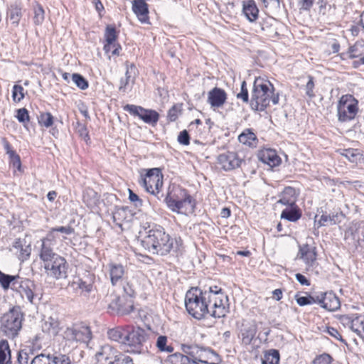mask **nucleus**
Segmentation results:
<instances>
[{
	"label": "nucleus",
	"mask_w": 364,
	"mask_h": 364,
	"mask_svg": "<svg viewBox=\"0 0 364 364\" xmlns=\"http://www.w3.org/2000/svg\"><path fill=\"white\" fill-rule=\"evenodd\" d=\"M185 306L188 313L196 319H201L208 314L222 318L228 312V299L217 286L204 291L192 287L186 294Z\"/></svg>",
	"instance_id": "obj_1"
},
{
	"label": "nucleus",
	"mask_w": 364,
	"mask_h": 364,
	"mask_svg": "<svg viewBox=\"0 0 364 364\" xmlns=\"http://www.w3.org/2000/svg\"><path fill=\"white\" fill-rule=\"evenodd\" d=\"M143 228V232H141L142 234L141 243L149 253L166 255L173 249L176 248L174 245H178L177 240L171 237L163 227L156 224L145 223Z\"/></svg>",
	"instance_id": "obj_2"
},
{
	"label": "nucleus",
	"mask_w": 364,
	"mask_h": 364,
	"mask_svg": "<svg viewBox=\"0 0 364 364\" xmlns=\"http://www.w3.org/2000/svg\"><path fill=\"white\" fill-rule=\"evenodd\" d=\"M273 85L267 80L262 77H257L253 84L251 95L250 107L253 110L264 111L270 104L279 103V94L274 92Z\"/></svg>",
	"instance_id": "obj_3"
},
{
	"label": "nucleus",
	"mask_w": 364,
	"mask_h": 364,
	"mask_svg": "<svg viewBox=\"0 0 364 364\" xmlns=\"http://www.w3.org/2000/svg\"><path fill=\"white\" fill-rule=\"evenodd\" d=\"M53 248L48 245H41L39 257L43 262L46 273L55 279L66 277V260L55 253Z\"/></svg>",
	"instance_id": "obj_4"
},
{
	"label": "nucleus",
	"mask_w": 364,
	"mask_h": 364,
	"mask_svg": "<svg viewBox=\"0 0 364 364\" xmlns=\"http://www.w3.org/2000/svg\"><path fill=\"white\" fill-rule=\"evenodd\" d=\"M167 206L178 213H185L193 211L195 208V200L188 193V191L179 186L173 188L165 198Z\"/></svg>",
	"instance_id": "obj_5"
},
{
	"label": "nucleus",
	"mask_w": 364,
	"mask_h": 364,
	"mask_svg": "<svg viewBox=\"0 0 364 364\" xmlns=\"http://www.w3.org/2000/svg\"><path fill=\"white\" fill-rule=\"evenodd\" d=\"M23 314L19 306L11 308L0 319V333L9 338H16L21 328Z\"/></svg>",
	"instance_id": "obj_6"
},
{
	"label": "nucleus",
	"mask_w": 364,
	"mask_h": 364,
	"mask_svg": "<svg viewBox=\"0 0 364 364\" xmlns=\"http://www.w3.org/2000/svg\"><path fill=\"white\" fill-rule=\"evenodd\" d=\"M164 176L161 170L158 168H151L139 181L145 190L160 199L164 196L161 193L163 188Z\"/></svg>",
	"instance_id": "obj_7"
},
{
	"label": "nucleus",
	"mask_w": 364,
	"mask_h": 364,
	"mask_svg": "<svg viewBox=\"0 0 364 364\" xmlns=\"http://www.w3.org/2000/svg\"><path fill=\"white\" fill-rule=\"evenodd\" d=\"M358 111V101L350 95H343L338 102L337 116L341 122L353 119Z\"/></svg>",
	"instance_id": "obj_8"
},
{
	"label": "nucleus",
	"mask_w": 364,
	"mask_h": 364,
	"mask_svg": "<svg viewBox=\"0 0 364 364\" xmlns=\"http://www.w3.org/2000/svg\"><path fill=\"white\" fill-rule=\"evenodd\" d=\"M147 336L146 331L142 328L128 326L124 344L129 348L127 351L136 354L143 353V343L147 339Z\"/></svg>",
	"instance_id": "obj_9"
},
{
	"label": "nucleus",
	"mask_w": 364,
	"mask_h": 364,
	"mask_svg": "<svg viewBox=\"0 0 364 364\" xmlns=\"http://www.w3.org/2000/svg\"><path fill=\"white\" fill-rule=\"evenodd\" d=\"M90 327L83 323H75L68 326L63 333V338L70 343L87 342L91 338Z\"/></svg>",
	"instance_id": "obj_10"
},
{
	"label": "nucleus",
	"mask_w": 364,
	"mask_h": 364,
	"mask_svg": "<svg viewBox=\"0 0 364 364\" xmlns=\"http://www.w3.org/2000/svg\"><path fill=\"white\" fill-rule=\"evenodd\" d=\"M124 110L130 114L139 117L144 122L152 126H155L159 119V114L156 111L147 109L141 106L126 105Z\"/></svg>",
	"instance_id": "obj_11"
},
{
	"label": "nucleus",
	"mask_w": 364,
	"mask_h": 364,
	"mask_svg": "<svg viewBox=\"0 0 364 364\" xmlns=\"http://www.w3.org/2000/svg\"><path fill=\"white\" fill-rule=\"evenodd\" d=\"M245 161L235 151H226L218 155L217 163L225 171H230L241 166Z\"/></svg>",
	"instance_id": "obj_12"
},
{
	"label": "nucleus",
	"mask_w": 364,
	"mask_h": 364,
	"mask_svg": "<svg viewBox=\"0 0 364 364\" xmlns=\"http://www.w3.org/2000/svg\"><path fill=\"white\" fill-rule=\"evenodd\" d=\"M109 308L117 313L127 315L134 309V299L129 296H114L109 304Z\"/></svg>",
	"instance_id": "obj_13"
},
{
	"label": "nucleus",
	"mask_w": 364,
	"mask_h": 364,
	"mask_svg": "<svg viewBox=\"0 0 364 364\" xmlns=\"http://www.w3.org/2000/svg\"><path fill=\"white\" fill-rule=\"evenodd\" d=\"M34 287L32 281L19 277L18 281L13 284V291L18 293L23 299H26L29 303L33 304Z\"/></svg>",
	"instance_id": "obj_14"
},
{
	"label": "nucleus",
	"mask_w": 364,
	"mask_h": 364,
	"mask_svg": "<svg viewBox=\"0 0 364 364\" xmlns=\"http://www.w3.org/2000/svg\"><path fill=\"white\" fill-rule=\"evenodd\" d=\"M317 304L322 308L330 311H336L341 306L338 297L332 291L325 292L321 295H318Z\"/></svg>",
	"instance_id": "obj_15"
},
{
	"label": "nucleus",
	"mask_w": 364,
	"mask_h": 364,
	"mask_svg": "<svg viewBox=\"0 0 364 364\" xmlns=\"http://www.w3.org/2000/svg\"><path fill=\"white\" fill-rule=\"evenodd\" d=\"M11 250L20 260L23 262L29 258L31 247L30 243L27 242L25 238H18L13 242Z\"/></svg>",
	"instance_id": "obj_16"
},
{
	"label": "nucleus",
	"mask_w": 364,
	"mask_h": 364,
	"mask_svg": "<svg viewBox=\"0 0 364 364\" xmlns=\"http://www.w3.org/2000/svg\"><path fill=\"white\" fill-rule=\"evenodd\" d=\"M257 326L255 321L244 322L242 325L240 336L245 346H249L255 337Z\"/></svg>",
	"instance_id": "obj_17"
},
{
	"label": "nucleus",
	"mask_w": 364,
	"mask_h": 364,
	"mask_svg": "<svg viewBox=\"0 0 364 364\" xmlns=\"http://www.w3.org/2000/svg\"><path fill=\"white\" fill-rule=\"evenodd\" d=\"M55 232L69 235L74 232V228L70 225L52 228L48 232L46 236L41 240V245H48V246L54 247L56 237L55 235Z\"/></svg>",
	"instance_id": "obj_18"
},
{
	"label": "nucleus",
	"mask_w": 364,
	"mask_h": 364,
	"mask_svg": "<svg viewBox=\"0 0 364 364\" xmlns=\"http://www.w3.org/2000/svg\"><path fill=\"white\" fill-rule=\"evenodd\" d=\"M227 100V93L219 87H214L208 93V102L211 107L220 108L223 106Z\"/></svg>",
	"instance_id": "obj_19"
},
{
	"label": "nucleus",
	"mask_w": 364,
	"mask_h": 364,
	"mask_svg": "<svg viewBox=\"0 0 364 364\" xmlns=\"http://www.w3.org/2000/svg\"><path fill=\"white\" fill-rule=\"evenodd\" d=\"M298 256L304 262L307 266V269L314 266L316 260L315 247L309 245L300 246Z\"/></svg>",
	"instance_id": "obj_20"
},
{
	"label": "nucleus",
	"mask_w": 364,
	"mask_h": 364,
	"mask_svg": "<svg viewBox=\"0 0 364 364\" xmlns=\"http://www.w3.org/2000/svg\"><path fill=\"white\" fill-rule=\"evenodd\" d=\"M298 193L296 189L288 186L286 187L279 196V199L277 200V204H281L285 206H291L296 205Z\"/></svg>",
	"instance_id": "obj_21"
},
{
	"label": "nucleus",
	"mask_w": 364,
	"mask_h": 364,
	"mask_svg": "<svg viewBox=\"0 0 364 364\" xmlns=\"http://www.w3.org/2000/svg\"><path fill=\"white\" fill-rule=\"evenodd\" d=\"M182 350L189 360L190 364H200V353L203 349V347L198 346H191L183 344L181 346Z\"/></svg>",
	"instance_id": "obj_22"
},
{
	"label": "nucleus",
	"mask_w": 364,
	"mask_h": 364,
	"mask_svg": "<svg viewBox=\"0 0 364 364\" xmlns=\"http://www.w3.org/2000/svg\"><path fill=\"white\" fill-rule=\"evenodd\" d=\"M108 270L111 283L114 286L122 281L125 273L124 267L121 264L114 262L108 264Z\"/></svg>",
	"instance_id": "obj_23"
},
{
	"label": "nucleus",
	"mask_w": 364,
	"mask_h": 364,
	"mask_svg": "<svg viewBox=\"0 0 364 364\" xmlns=\"http://www.w3.org/2000/svg\"><path fill=\"white\" fill-rule=\"evenodd\" d=\"M259 159L262 162L267 164L271 167H274L280 164L281 159L277 155L275 150L267 149L259 153Z\"/></svg>",
	"instance_id": "obj_24"
},
{
	"label": "nucleus",
	"mask_w": 364,
	"mask_h": 364,
	"mask_svg": "<svg viewBox=\"0 0 364 364\" xmlns=\"http://www.w3.org/2000/svg\"><path fill=\"white\" fill-rule=\"evenodd\" d=\"M132 10L141 22L147 21L149 10L148 5L144 0H134Z\"/></svg>",
	"instance_id": "obj_25"
},
{
	"label": "nucleus",
	"mask_w": 364,
	"mask_h": 364,
	"mask_svg": "<svg viewBox=\"0 0 364 364\" xmlns=\"http://www.w3.org/2000/svg\"><path fill=\"white\" fill-rule=\"evenodd\" d=\"M41 327L44 333L55 336L60 329V321L57 318L49 316L43 320Z\"/></svg>",
	"instance_id": "obj_26"
},
{
	"label": "nucleus",
	"mask_w": 364,
	"mask_h": 364,
	"mask_svg": "<svg viewBox=\"0 0 364 364\" xmlns=\"http://www.w3.org/2000/svg\"><path fill=\"white\" fill-rule=\"evenodd\" d=\"M22 16V5L20 2H14L9 6L7 11L8 18L16 27L18 26Z\"/></svg>",
	"instance_id": "obj_27"
},
{
	"label": "nucleus",
	"mask_w": 364,
	"mask_h": 364,
	"mask_svg": "<svg viewBox=\"0 0 364 364\" xmlns=\"http://www.w3.org/2000/svg\"><path fill=\"white\" fill-rule=\"evenodd\" d=\"M127 330L128 326H117L107 331V336L110 340L124 345Z\"/></svg>",
	"instance_id": "obj_28"
},
{
	"label": "nucleus",
	"mask_w": 364,
	"mask_h": 364,
	"mask_svg": "<svg viewBox=\"0 0 364 364\" xmlns=\"http://www.w3.org/2000/svg\"><path fill=\"white\" fill-rule=\"evenodd\" d=\"M301 217V212L297 205L286 206L281 213V218L296 222Z\"/></svg>",
	"instance_id": "obj_29"
},
{
	"label": "nucleus",
	"mask_w": 364,
	"mask_h": 364,
	"mask_svg": "<svg viewBox=\"0 0 364 364\" xmlns=\"http://www.w3.org/2000/svg\"><path fill=\"white\" fill-rule=\"evenodd\" d=\"M240 143L250 147H255L257 144V138L255 134L250 129H245L238 136Z\"/></svg>",
	"instance_id": "obj_30"
},
{
	"label": "nucleus",
	"mask_w": 364,
	"mask_h": 364,
	"mask_svg": "<svg viewBox=\"0 0 364 364\" xmlns=\"http://www.w3.org/2000/svg\"><path fill=\"white\" fill-rule=\"evenodd\" d=\"M242 12L250 22H253L258 17L259 10L254 1H249L243 4Z\"/></svg>",
	"instance_id": "obj_31"
},
{
	"label": "nucleus",
	"mask_w": 364,
	"mask_h": 364,
	"mask_svg": "<svg viewBox=\"0 0 364 364\" xmlns=\"http://www.w3.org/2000/svg\"><path fill=\"white\" fill-rule=\"evenodd\" d=\"M0 364H11V350L6 340L0 341Z\"/></svg>",
	"instance_id": "obj_32"
},
{
	"label": "nucleus",
	"mask_w": 364,
	"mask_h": 364,
	"mask_svg": "<svg viewBox=\"0 0 364 364\" xmlns=\"http://www.w3.org/2000/svg\"><path fill=\"white\" fill-rule=\"evenodd\" d=\"M129 215V211L127 208L124 207L117 208L112 215L113 221L117 226L122 228V223L127 220Z\"/></svg>",
	"instance_id": "obj_33"
},
{
	"label": "nucleus",
	"mask_w": 364,
	"mask_h": 364,
	"mask_svg": "<svg viewBox=\"0 0 364 364\" xmlns=\"http://www.w3.org/2000/svg\"><path fill=\"white\" fill-rule=\"evenodd\" d=\"M83 201L88 207H93L96 205L99 200V196L97 192L92 188H86L83 192L82 196Z\"/></svg>",
	"instance_id": "obj_34"
},
{
	"label": "nucleus",
	"mask_w": 364,
	"mask_h": 364,
	"mask_svg": "<svg viewBox=\"0 0 364 364\" xmlns=\"http://www.w3.org/2000/svg\"><path fill=\"white\" fill-rule=\"evenodd\" d=\"M71 287L74 290L76 291L77 293L80 292V294L83 292L88 293L92 289V284L90 283H87L85 281H83L80 278H75L71 283Z\"/></svg>",
	"instance_id": "obj_35"
},
{
	"label": "nucleus",
	"mask_w": 364,
	"mask_h": 364,
	"mask_svg": "<svg viewBox=\"0 0 364 364\" xmlns=\"http://www.w3.org/2000/svg\"><path fill=\"white\" fill-rule=\"evenodd\" d=\"M341 155L351 163L355 164L363 159V154L358 149H343L341 152Z\"/></svg>",
	"instance_id": "obj_36"
},
{
	"label": "nucleus",
	"mask_w": 364,
	"mask_h": 364,
	"mask_svg": "<svg viewBox=\"0 0 364 364\" xmlns=\"http://www.w3.org/2000/svg\"><path fill=\"white\" fill-rule=\"evenodd\" d=\"M19 276H12L6 274L0 271V284L2 288L5 290L11 288L13 290V284L17 282L19 279Z\"/></svg>",
	"instance_id": "obj_37"
},
{
	"label": "nucleus",
	"mask_w": 364,
	"mask_h": 364,
	"mask_svg": "<svg viewBox=\"0 0 364 364\" xmlns=\"http://www.w3.org/2000/svg\"><path fill=\"white\" fill-rule=\"evenodd\" d=\"M280 355L279 350L271 349L265 352L262 364H279Z\"/></svg>",
	"instance_id": "obj_38"
},
{
	"label": "nucleus",
	"mask_w": 364,
	"mask_h": 364,
	"mask_svg": "<svg viewBox=\"0 0 364 364\" xmlns=\"http://www.w3.org/2000/svg\"><path fill=\"white\" fill-rule=\"evenodd\" d=\"M350 330L364 340V319L360 316L355 315Z\"/></svg>",
	"instance_id": "obj_39"
},
{
	"label": "nucleus",
	"mask_w": 364,
	"mask_h": 364,
	"mask_svg": "<svg viewBox=\"0 0 364 364\" xmlns=\"http://www.w3.org/2000/svg\"><path fill=\"white\" fill-rule=\"evenodd\" d=\"M113 351L114 349L109 345L102 346L100 350L96 353L97 360L99 362L105 360L108 363L110 361L109 359H111L109 357L110 354L112 353V355H114Z\"/></svg>",
	"instance_id": "obj_40"
},
{
	"label": "nucleus",
	"mask_w": 364,
	"mask_h": 364,
	"mask_svg": "<svg viewBox=\"0 0 364 364\" xmlns=\"http://www.w3.org/2000/svg\"><path fill=\"white\" fill-rule=\"evenodd\" d=\"M273 18H267L262 20L260 23L262 31L265 32L266 35L269 37H274L277 34L276 29L272 26Z\"/></svg>",
	"instance_id": "obj_41"
},
{
	"label": "nucleus",
	"mask_w": 364,
	"mask_h": 364,
	"mask_svg": "<svg viewBox=\"0 0 364 364\" xmlns=\"http://www.w3.org/2000/svg\"><path fill=\"white\" fill-rule=\"evenodd\" d=\"M200 357V363L215 364L213 358L217 357V354L210 348H203Z\"/></svg>",
	"instance_id": "obj_42"
},
{
	"label": "nucleus",
	"mask_w": 364,
	"mask_h": 364,
	"mask_svg": "<svg viewBox=\"0 0 364 364\" xmlns=\"http://www.w3.org/2000/svg\"><path fill=\"white\" fill-rule=\"evenodd\" d=\"M167 362L170 364H190L187 354L175 353L170 355L167 358Z\"/></svg>",
	"instance_id": "obj_43"
},
{
	"label": "nucleus",
	"mask_w": 364,
	"mask_h": 364,
	"mask_svg": "<svg viewBox=\"0 0 364 364\" xmlns=\"http://www.w3.org/2000/svg\"><path fill=\"white\" fill-rule=\"evenodd\" d=\"M167 337L166 336H159L156 340V347L161 352L171 353L173 348L171 346L167 345Z\"/></svg>",
	"instance_id": "obj_44"
},
{
	"label": "nucleus",
	"mask_w": 364,
	"mask_h": 364,
	"mask_svg": "<svg viewBox=\"0 0 364 364\" xmlns=\"http://www.w3.org/2000/svg\"><path fill=\"white\" fill-rule=\"evenodd\" d=\"M38 122L41 126L48 128L53 124V117L50 112H43L38 117Z\"/></svg>",
	"instance_id": "obj_45"
},
{
	"label": "nucleus",
	"mask_w": 364,
	"mask_h": 364,
	"mask_svg": "<svg viewBox=\"0 0 364 364\" xmlns=\"http://www.w3.org/2000/svg\"><path fill=\"white\" fill-rule=\"evenodd\" d=\"M30 364H53L51 355L42 353L33 357Z\"/></svg>",
	"instance_id": "obj_46"
},
{
	"label": "nucleus",
	"mask_w": 364,
	"mask_h": 364,
	"mask_svg": "<svg viewBox=\"0 0 364 364\" xmlns=\"http://www.w3.org/2000/svg\"><path fill=\"white\" fill-rule=\"evenodd\" d=\"M32 354L31 349H22L18 351L17 361L18 364H30L31 357L30 354Z\"/></svg>",
	"instance_id": "obj_47"
},
{
	"label": "nucleus",
	"mask_w": 364,
	"mask_h": 364,
	"mask_svg": "<svg viewBox=\"0 0 364 364\" xmlns=\"http://www.w3.org/2000/svg\"><path fill=\"white\" fill-rule=\"evenodd\" d=\"M51 360L53 364H73L68 355L61 353L51 355Z\"/></svg>",
	"instance_id": "obj_48"
},
{
	"label": "nucleus",
	"mask_w": 364,
	"mask_h": 364,
	"mask_svg": "<svg viewBox=\"0 0 364 364\" xmlns=\"http://www.w3.org/2000/svg\"><path fill=\"white\" fill-rule=\"evenodd\" d=\"M74 83L81 90H85L88 87V82L85 78L78 73H74L71 75Z\"/></svg>",
	"instance_id": "obj_49"
},
{
	"label": "nucleus",
	"mask_w": 364,
	"mask_h": 364,
	"mask_svg": "<svg viewBox=\"0 0 364 364\" xmlns=\"http://www.w3.org/2000/svg\"><path fill=\"white\" fill-rule=\"evenodd\" d=\"M44 14L45 11L42 6L40 4H37L36 6L34 8L33 21L35 24L40 25L43 23V21H44Z\"/></svg>",
	"instance_id": "obj_50"
},
{
	"label": "nucleus",
	"mask_w": 364,
	"mask_h": 364,
	"mask_svg": "<svg viewBox=\"0 0 364 364\" xmlns=\"http://www.w3.org/2000/svg\"><path fill=\"white\" fill-rule=\"evenodd\" d=\"M24 89L21 85H15L12 90V98L15 102H19L23 99Z\"/></svg>",
	"instance_id": "obj_51"
},
{
	"label": "nucleus",
	"mask_w": 364,
	"mask_h": 364,
	"mask_svg": "<svg viewBox=\"0 0 364 364\" xmlns=\"http://www.w3.org/2000/svg\"><path fill=\"white\" fill-rule=\"evenodd\" d=\"M136 287L133 284L132 281L127 282L124 286H123V294L125 296H129L132 299H134V298L136 296Z\"/></svg>",
	"instance_id": "obj_52"
},
{
	"label": "nucleus",
	"mask_w": 364,
	"mask_h": 364,
	"mask_svg": "<svg viewBox=\"0 0 364 364\" xmlns=\"http://www.w3.org/2000/svg\"><path fill=\"white\" fill-rule=\"evenodd\" d=\"M105 37L106 42L116 43L115 41L117 36L115 28L111 26H107L105 30Z\"/></svg>",
	"instance_id": "obj_53"
},
{
	"label": "nucleus",
	"mask_w": 364,
	"mask_h": 364,
	"mask_svg": "<svg viewBox=\"0 0 364 364\" xmlns=\"http://www.w3.org/2000/svg\"><path fill=\"white\" fill-rule=\"evenodd\" d=\"M296 303L301 306H306L308 304H312L317 303V296L316 297L311 296H296Z\"/></svg>",
	"instance_id": "obj_54"
},
{
	"label": "nucleus",
	"mask_w": 364,
	"mask_h": 364,
	"mask_svg": "<svg viewBox=\"0 0 364 364\" xmlns=\"http://www.w3.org/2000/svg\"><path fill=\"white\" fill-rule=\"evenodd\" d=\"M75 130L79 136L85 141H87L90 139L88 131L85 124L77 122L75 126Z\"/></svg>",
	"instance_id": "obj_55"
},
{
	"label": "nucleus",
	"mask_w": 364,
	"mask_h": 364,
	"mask_svg": "<svg viewBox=\"0 0 364 364\" xmlns=\"http://www.w3.org/2000/svg\"><path fill=\"white\" fill-rule=\"evenodd\" d=\"M333 361L332 357L328 353H323L317 355L311 364H331Z\"/></svg>",
	"instance_id": "obj_56"
},
{
	"label": "nucleus",
	"mask_w": 364,
	"mask_h": 364,
	"mask_svg": "<svg viewBox=\"0 0 364 364\" xmlns=\"http://www.w3.org/2000/svg\"><path fill=\"white\" fill-rule=\"evenodd\" d=\"M236 96L237 99L242 100L245 103L249 102V93L245 81L242 82L240 92Z\"/></svg>",
	"instance_id": "obj_57"
},
{
	"label": "nucleus",
	"mask_w": 364,
	"mask_h": 364,
	"mask_svg": "<svg viewBox=\"0 0 364 364\" xmlns=\"http://www.w3.org/2000/svg\"><path fill=\"white\" fill-rule=\"evenodd\" d=\"M16 117L19 122L25 123L29 120L28 112L26 108L17 109Z\"/></svg>",
	"instance_id": "obj_58"
},
{
	"label": "nucleus",
	"mask_w": 364,
	"mask_h": 364,
	"mask_svg": "<svg viewBox=\"0 0 364 364\" xmlns=\"http://www.w3.org/2000/svg\"><path fill=\"white\" fill-rule=\"evenodd\" d=\"M308 78H309V81L307 82L306 87H305L306 94L309 98L312 99L315 97V94L314 92V78L312 76H310V75L308 77Z\"/></svg>",
	"instance_id": "obj_59"
},
{
	"label": "nucleus",
	"mask_w": 364,
	"mask_h": 364,
	"mask_svg": "<svg viewBox=\"0 0 364 364\" xmlns=\"http://www.w3.org/2000/svg\"><path fill=\"white\" fill-rule=\"evenodd\" d=\"M180 111L179 106L173 105L168 112V119L171 122L176 121L178 117Z\"/></svg>",
	"instance_id": "obj_60"
},
{
	"label": "nucleus",
	"mask_w": 364,
	"mask_h": 364,
	"mask_svg": "<svg viewBox=\"0 0 364 364\" xmlns=\"http://www.w3.org/2000/svg\"><path fill=\"white\" fill-rule=\"evenodd\" d=\"M336 221L334 219V216L328 215L326 214H323L320 219L318 220V224L320 226H325L327 225L335 224Z\"/></svg>",
	"instance_id": "obj_61"
},
{
	"label": "nucleus",
	"mask_w": 364,
	"mask_h": 364,
	"mask_svg": "<svg viewBox=\"0 0 364 364\" xmlns=\"http://www.w3.org/2000/svg\"><path fill=\"white\" fill-rule=\"evenodd\" d=\"M355 315H343L339 318V321L344 327H348L350 329Z\"/></svg>",
	"instance_id": "obj_62"
},
{
	"label": "nucleus",
	"mask_w": 364,
	"mask_h": 364,
	"mask_svg": "<svg viewBox=\"0 0 364 364\" xmlns=\"http://www.w3.org/2000/svg\"><path fill=\"white\" fill-rule=\"evenodd\" d=\"M178 141L182 145H188L190 143V136L186 130L181 132L178 136Z\"/></svg>",
	"instance_id": "obj_63"
},
{
	"label": "nucleus",
	"mask_w": 364,
	"mask_h": 364,
	"mask_svg": "<svg viewBox=\"0 0 364 364\" xmlns=\"http://www.w3.org/2000/svg\"><path fill=\"white\" fill-rule=\"evenodd\" d=\"M315 0H299L298 6L300 10L309 11Z\"/></svg>",
	"instance_id": "obj_64"
}]
</instances>
